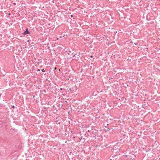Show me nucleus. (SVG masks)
<instances>
[{
    "mask_svg": "<svg viewBox=\"0 0 160 160\" xmlns=\"http://www.w3.org/2000/svg\"><path fill=\"white\" fill-rule=\"evenodd\" d=\"M29 34V32L28 31V28H26V31H25L24 33V35H26V34Z\"/></svg>",
    "mask_w": 160,
    "mask_h": 160,
    "instance_id": "1",
    "label": "nucleus"
},
{
    "mask_svg": "<svg viewBox=\"0 0 160 160\" xmlns=\"http://www.w3.org/2000/svg\"><path fill=\"white\" fill-rule=\"evenodd\" d=\"M12 107V108H14V106H13Z\"/></svg>",
    "mask_w": 160,
    "mask_h": 160,
    "instance_id": "2",
    "label": "nucleus"
},
{
    "mask_svg": "<svg viewBox=\"0 0 160 160\" xmlns=\"http://www.w3.org/2000/svg\"><path fill=\"white\" fill-rule=\"evenodd\" d=\"M92 57H93V56H90V57H91V58H92Z\"/></svg>",
    "mask_w": 160,
    "mask_h": 160,
    "instance_id": "3",
    "label": "nucleus"
},
{
    "mask_svg": "<svg viewBox=\"0 0 160 160\" xmlns=\"http://www.w3.org/2000/svg\"><path fill=\"white\" fill-rule=\"evenodd\" d=\"M13 4H14V5H15L16 4V3H13Z\"/></svg>",
    "mask_w": 160,
    "mask_h": 160,
    "instance_id": "4",
    "label": "nucleus"
},
{
    "mask_svg": "<svg viewBox=\"0 0 160 160\" xmlns=\"http://www.w3.org/2000/svg\"><path fill=\"white\" fill-rule=\"evenodd\" d=\"M60 90H62V88H60Z\"/></svg>",
    "mask_w": 160,
    "mask_h": 160,
    "instance_id": "5",
    "label": "nucleus"
},
{
    "mask_svg": "<svg viewBox=\"0 0 160 160\" xmlns=\"http://www.w3.org/2000/svg\"><path fill=\"white\" fill-rule=\"evenodd\" d=\"M42 71H43H43H44L43 70H42Z\"/></svg>",
    "mask_w": 160,
    "mask_h": 160,
    "instance_id": "6",
    "label": "nucleus"
},
{
    "mask_svg": "<svg viewBox=\"0 0 160 160\" xmlns=\"http://www.w3.org/2000/svg\"><path fill=\"white\" fill-rule=\"evenodd\" d=\"M38 71H39L40 70H38Z\"/></svg>",
    "mask_w": 160,
    "mask_h": 160,
    "instance_id": "7",
    "label": "nucleus"
},
{
    "mask_svg": "<svg viewBox=\"0 0 160 160\" xmlns=\"http://www.w3.org/2000/svg\"><path fill=\"white\" fill-rule=\"evenodd\" d=\"M71 17H72V15H71Z\"/></svg>",
    "mask_w": 160,
    "mask_h": 160,
    "instance_id": "8",
    "label": "nucleus"
},
{
    "mask_svg": "<svg viewBox=\"0 0 160 160\" xmlns=\"http://www.w3.org/2000/svg\"><path fill=\"white\" fill-rule=\"evenodd\" d=\"M55 69H56V68H55Z\"/></svg>",
    "mask_w": 160,
    "mask_h": 160,
    "instance_id": "9",
    "label": "nucleus"
}]
</instances>
